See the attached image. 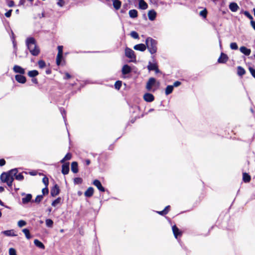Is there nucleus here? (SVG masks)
<instances>
[{
    "instance_id": "f257e3e1",
    "label": "nucleus",
    "mask_w": 255,
    "mask_h": 255,
    "mask_svg": "<svg viewBox=\"0 0 255 255\" xmlns=\"http://www.w3.org/2000/svg\"><path fill=\"white\" fill-rule=\"evenodd\" d=\"M25 43L31 55L34 56L39 55L40 53V49L37 45L36 40L33 37H30L27 38Z\"/></svg>"
},
{
    "instance_id": "f03ea898",
    "label": "nucleus",
    "mask_w": 255,
    "mask_h": 255,
    "mask_svg": "<svg viewBox=\"0 0 255 255\" xmlns=\"http://www.w3.org/2000/svg\"><path fill=\"white\" fill-rule=\"evenodd\" d=\"M146 45L149 51L151 54H154L157 52V42L151 37H148L145 41Z\"/></svg>"
},
{
    "instance_id": "7ed1b4c3",
    "label": "nucleus",
    "mask_w": 255,
    "mask_h": 255,
    "mask_svg": "<svg viewBox=\"0 0 255 255\" xmlns=\"http://www.w3.org/2000/svg\"><path fill=\"white\" fill-rule=\"evenodd\" d=\"M0 180L2 182L6 183L8 187H11L14 178L10 170L7 172H3L0 175Z\"/></svg>"
},
{
    "instance_id": "20e7f679",
    "label": "nucleus",
    "mask_w": 255,
    "mask_h": 255,
    "mask_svg": "<svg viewBox=\"0 0 255 255\" xmlns=\"http://www.w3.org/2000/svg\"><path fill=\"white\" fill-rule=\"evenodd\" d=\"M125 55L127 57L130 59L131 62L136 61V56L134 52L131 49L126 47L125 49Z\"/></svg>"
},
{
    "instance_id": "39448f33",
    "label": "nucleus",
    "mask_w": 255,
    "mask_h": 255,
    "mask_svg": "<svg viewBox=\"0 0 255 255\" xmlns=\"http://www.w3.org/2000/svg\"><path fill=\"white\" fill-rule=\"evenodd\" d=\"M156 84L158 86H159L160 83L159 82H157L156 79L154 78L151 77L150 78L146 85V88L147 90H151L152 87Z\"/></svg>"
},
{
    "instance_id": "423d86ee",
    "label": "nucleus",
    "mask_w": 255,
    "mask_h": 255,
    "mask_svg": "<svg viewBox=\"0 0 255 255\" xmlns=\"http://www.w3.org/2000/svg\"><path fill=\"white\" fill-rule=\"evenodd\" d=\"M18 170L17 168H14L10 170V173L13 175V177L18 180L21 181L24 179V177L21 173H19L17 174Z\"/></svg>"
},
{
    "instance_id": "0eeeda50",
    "label": "nucleus",
    "mask_w": 255,
    "mask_h": 255,
    "mask_svg": "<svg viewBox=\"0 0 255 255\" xmlns=\"http://www.w3.org/2000/svg\"><path fill=\"white\" fill-rule=\"evenodd\" d=\"M13 70L15 73H19V74H24L25 73V69L21 66L15 65L13 67Z\"/></svg>"
},
{
    "instance_id": "6e6552de",
    "label": "nucleus",
    "mask_w": 255,
    "mask_h": 255,
    "mask_svg": "<svg viewBox=\"0 0 255 255\" xmlns=\"http://www.w3.org/2000/svg\"><path fill=\"white\" fill-rule=\"evenodd\" d=\"M23 74H17L15 76V80L21 84H24L26 81V77Z\"/></svg>"
},
{
    "instance_id": "1a4fd4ad",
    "label": "nucleus",
    "mask_w": 255,
    "mask_h": 255,
    "mask_svg": "<svg viewBox=\"0 0 255 255\" xmlns=\"http://www.w3.org/2000/svg\"><path fill=\"white\" fill-rule=\"evenodd\" d=\"M60 192V189L57 184H55L54 187L51 189L50 194L53 197H55L58 195Z\"/></svg>"
},
{
    "instance_id": "9d476101",
    "label": "nucleus",
    "mask_w": 255,
    "mask_h": 255,
    "mask_svg": "<svg viewBox=\"0 0 255 255\" xmlns=\"http://www.w3.org/2000/svg\"><path fill=\"white\" fill-rule=\"evenodd\" d=\"M93 184L95 185L99 191L101 192H105V188L102 185L101 183L99 180L96 179L93 181Z\"/></svg>"
},
{
    "instance_id": "9b49d317",
    "label": "nucleus",
    "mask_w": 255,
    "mask_h": 255,
    "mask_svg": "<svg viewBox=\"0 0 255 255\" xmlns=\"http://www.w3.org/2000/svg\"><path fill=\"white\" fill-rule=\"evenodd\" d=\"M228 60V57L224 53H221L220 57L218 59V62L219 63H225Z\"/></svg>"
},
{
    "instance_id": "f8f14e48",
    "label": "nucleus",
    "mask_w": 255,
    "mask_h": 255,
    "mask_svg": "<svg viewBox=\"0 0 255 255\" xmlns=\"http://www.w3.org/2000/svg\"><path fill=\"white\" fill-rule=\"evenodd\" d=\"M143 99L147 102H151L154 99L153 95L150 93H145L143 96Z\"/></svg>"
},
{
    "instance_id": "ddd939ff",
    "label": "nucleus",
    "mask_w": 255,
    "mask_h": 255,
    "mask_svg": "<svg viewBox=\"0 0 255 255\" xmlns=\"http://www.w3.org/2000/svg\"><path fill=\"white\" fill-rule=\"evenodd\" d=\"M131 71V68L129 66L125 64L123 66L122 73L123 75H127L130 73Z\"/></svg>"
},
{
    "instance_id": "4468645a",
    "label": "nucleus",
    "mask_w": 255,
    "mask_h": 255,
    "mask_svg": "<svg viewBox=\"0 0 255 255\" xmlns=\"http://www.w3.org/2000/svg\"><path fill=\"white\" fill-rule=\"evenodd\" d=\"M69 171V163H64L62 166V173L64 175H66Z\"/></svg>"
},
{
    "instance_id": "2eb2a0df",
    "label": "nucleus",
    "mask_w": 255,
    "mask_h": 255,
    "mask_svg": "<svg viewBox=\"0 0 255 255\" xmlns=\"http://www.w3.org/2000/svg\"><path fill=\"white\" fill-rule=\"evenodd\" d=\"M240 50L241 52H242L246 56L250 55L251 53V50L250 49L247 48L245 46H241L240 48Z\"/></svg>"
},
{
    "instance_id": "dca6fc26",
    "label": "nucleus",
    "mask_w": 255,
    "mask_h": 255,
    "mask_svg": "<svg viewBox=\"0 0 255 255\" xmlns=\"http://www.w3.org/2000/svg\"><path fill=\"white\" fill-rule=\"evenodd\" d=\"M156 16V12L153 9L150 10L148 12V16L149 20L153 21L154 20Z\"/></svg>"
},
{
    "instance_id": "f3484780",
    "label": "nucleus",
    "mask_w": 255,
    "mask_h": 255,
    "mask_svg": "<svg viewBox=\"0 0 255 255\" xmlns=\"http://www.w3.org/2000/svg\"><path fill=\"white\" fill-rule=\"evenodd\" d=\"M133 48L136 50L144 51L146 49V46L145 44L141 43L134 45Z\"/></svg>"
},
{
    "instance_id": "a211bd4d",
    "label": "nucleus",
    "mask_w": 255,
    "mask_h": 255,
    "mask_svg": "<svg viewBox=\"0 0 255 255\" xmlns=\"http://www.w3.org/2000/svg\"><path fill=\"white\" fill-rule=\"evenodd\" d=\"M230 9L233 12H236L239 8V6L236 2H231L229 5Z\"/></svg>"
},
{
    "instance_id": "6ab92c4d",
    "label": "nucleus",
    "mask_w": 255,
    "mask_h": 255,
    "mask_svg": "<svg viewBox=\"0 0 255 255\" xmlns=\"http://www.w3.org/2000/svg\"><path fill=\"white\" fill-rule=\"evenodd\" d=\"M114 7L116 10H118L121 8L122 2L120 0H112Z\"/></svg>"
},
{
    "instance_id": "aec40b11",
    "label": "nucleus",
    "mask_w": 255,
    "mask_h": 255,
    "mask_svg": "<svg viewBox=\"0 0 255 255\" xmlns=\"http://www.w3.org/2000/svg\"><path fill=\"white\" fill-rule=\"evenodd\" d=\"M172 231L174 234V237L177 239L178 236H180L181 235V232L179 231L178 228L175 226H173L172 227Z\"/></svg>"
},
{
    "instance_id": "412c9836",
    "label": "nucleus",
    "mask_w": 255,
    "mask_h": 255,
    "mask_svg": "<svg viewBox=\"0 0 255 255\" xmlns=\"http://www.w3.org/2000/svg\"><path fill=\"white\" fill-rule=\"evenodd\" d=\"M32 199V195L30 194H27L25 197L22 198V202L23 204H27Z\"/></svg>"
},
{
    "instance_id": "4be33fe9",
    "label": "nucleus",
    "mask_w": 255,
    "mask_h": 255,
    "mask_svg": "<svg viewBox=\"0 0 255 255\" xmlns=\"http://www.w3.org/2000/svg\"><path fill=\"white\" fill-rule=\"evenodd\" d=\"M94 193V189L93 187H90L88 188V189L85 191L84 195L87 197H91Z\"/></svg>"
},
{
    "instance_id": "5701e85b",
    "label": "nucleus",
    "mask_w": 255,
    "mask_h": 255,
    "mask_svg": "<svg viewBox=\"0 0 255 255\" xmlns=\"http://www.w3.org/2000/svg\"><path fill=\"white\" fill-rule=\"evenodd\" d=\"M148 7V5L144 0H140L139 1V8L141 9H146Z\"/></svg>"
},
{
    "instance_id": "b1692460",
    "label": "nucleus",
    "mask_w": 255,
    "mask_h": 255,
    "mask_svg": "<svg viewBox=\"0 0 255 255\" xmlns=\"http://www.w3.org/2000/svg\"><path fill=\"white\" fill-rule=\"evenodd\" d=\"M71 170L74 173H76L78 172V163L77 162L74 161L72 162Z\"/></svg>"
},
{
    "instance_id": "393cba45",
    "label": "nucleus",
    "mask_w": 255,
    "mask_h": 255,
    "mask_svg": "<svg viewBox=\"0 0 255 255\" xmlns=\"http://www.w3.org/2000/svg\"><path fill=\"white\" fill-rule=\"evenodd\" d=\"M157 64L156 63H152L150 61H149L148 63V65L147 66V69L150 71H153L155 70V68L157 67Z\"/></svg>"
},
{
    "instance_id": "a878e982",
    "label": "nucleus",
    "mask_w": 255,
    "mask_h": 255,
    "mask_svg": "<svg viewBox=\"0 0 255 255\" xmlns=\"http://www.w3.org/2000/svg\"><path fill=\"white\" fill-rule=\"evenodd\" d=\"M34 244L36 247L40 249H44L45 248V246L43 244L37 239H35L34 240Z\"/></svg>"
},
{
    "instance_id": "bb28decb",
    "label": "nucleus",
    "mask_w": 255,
    "mask_h": 255,
    "mask_svg": "<svg viewBox=\"0 0 255 255\" xmlns=\"http://www.w3.org/2000/svg\"><path fill=\"white\" fill-rule=\"evenodd\" d=\"M2 233L6 236H16V235L14 234L13 230L4 231L2 232Z\"/></svg>"
},
{
    "instance_id": "cd10ccee",
    "label": "nucleus",
    "mask_w": 255,
    "mask_h": 255,
    "mask_svg": "<svg viewBox=\"0 0 255 255\" xmlns=\"http://www.w3.org/2000/svg\"><path fill=\"white\" fill-rule=\"evenodd\" d=\"M129 15L132 18H136L137 16V11L135 9H131L129 11Z\"/></svg>"
},
{
    "instance_id": "c85d7f7f",
    "label": "nucleus",
    "mask_w": 255,
    "mask_h": 255,
    "mask_svg": "<svg viewBox=\"0 0 255 255\" xmlns=\"http://www.w3.org/2000/svg\"><path fill=\"white\" fill-rule=\"evenodd\" d=\"M243 180L246 183L249 182L251 180L250 175L247 173H244L243 175Z\"/></svg>"
},
{
    "instance_id": "c756f323",
    "label": "nucleus",
    "mask_w": 255,
    "mask_h": 255,
    "mask_svg": "<svg viewBox=\"0 0 255 255\" xmlns=\"http://www.w3.org/2000/svg\"><path fill=\"white\" fill-rule=\"evenodd\" d=\"M27 74L29 77L34 78L38 75V72L37 70H33L29 71Z\"/></svg>"
},
{
    "instance_id": "7c9ffc66",
    "label": "nucleus",
    "mask_w": 255,
    "mask_h": 255,
    "mask_svg": "<svg viewBox=\"0 0 255 255\" xmlns=\"http://www.w3.org/2000/svg\"><path fill=\"white\" fill-rule=\"evenodd\" d=\"M237 73L239 76H242L245 73V70L241 66H238L237 68Z\"/></svg>"
},
{
    "instance_id": "2f4dec72",
    "label": "nucleus",
    "mask_w": 255,
    "mask_h": 255,
    "mask_svg": "<svg viewBox=\"0 0 255 255\" xmlns=\"http://www.w3.org/2000/svg\"><path fill=\"white\" fill-rule=\"evenodd\" d=\"M173 90V86H172V85L167 86L165 89V94L166 95H169L170 94H171Z\"/></svg>"
},
{
    "instance_id": "473e14b6",
    "label": "nucleus",
    "mask_w": 255,
    "mask_h": 255,
    "mask_svg": "<svg viewBox=\"0 0 255 255\" xmlns=\"http://www.w3.org/2000/svg\"><path fill=\"white\" fill-rule=\"evenodd\" d=\"M22 232L25 234V237L27 239H30L31 238L30 232L28 229H23L22 230Z\"/></svg>"
},
{
    "instance_id": "72a5a7b5",
    "label": "nucleus",
    "mask_w": 255,
    "mask_h": 255,
    "mask_svg": "<svg viewBox=\"0 0 255 255\" xmlns=\"http://www.w3.org/2000/svg\"><path fill=\"white\" fill-rule=\"evenodd\" d=\"M62 58H63L62 54H57V55L56 57V64L57 65H60Z\"/></svg>"
},
{
    "instance_id": "f704fd0d",
    "label": "nucleus",
    "mask_w": 255,
    "mask_h": 255,
    "mask_svg": "<svg viewBox=\"0 0 255 255\" xmlns=\"http://www.w3.org/2000/svg\"><path fill=\"white\" fill-rule=\"evenodd\" d=\"M43 195H37L36 197L35 198L34 200H33L32 202H35L36 203H39L41 200L43 199Z\"/></svg>"
},
{
    "instance_id": "c9c22d12",
    "label": "nucleus",
    "mask_w": 255,
    "mask_h": 255,
    "mask_svg": "<svg viewBox=\"0 0 255 255\" xmlns=\"http://www.w3.org/2000/svg\"><path fill=\"white\" fill-rule=\"evenodd\" d=\"M45 223H46V225L47 227H49V228L52 227L53 226V221L49 219H46L45 221Z\"/></svg>"
},
{
    "instance_id": "e433bc0d",
    "label": "nucleus",
    "mask_w": 255,
    "mask_h": 255,
    "mask_svg": "<svg viewBox=\"0 0 255 255\" xmlns=\"http://www.w3.org/2000/svg\"><path fill=\"white\" fill-rule=\"evenodd\" d=\"M83 182V179L80 177H76L74 179V183L75 184H80Z\"/></svg>"
},
{
    "instance_id": "4c0bfd02",
    "label": "nucleus",
    "mask_w": 255,
    "mask_h": 255,
    "mask_svg": "<svg viewBox=\"0 0 255 255\" xmlns=\"http://www.w3.org/2000/svg\"><path fill=\"white\" fill-rule=\"evenodd\" d=\"M61 199L60 197L57 198L54 201H53L52 203V206H56L57 204H59L61 202Z\"/></svg>"
},
{
    "instance_id": "58836bf2",
    "label": "nucleus",
    "mask_w": 255,
    "mask_h": 255,
    "mask_svg": "<svg viewBox=\"0 0 255 255\" xmlns=\"http://www.w3.org/2000/svg\"><path fill=\"white\" fill-rule=\"evenodd\" d=\"M130 36L134 38V39H138L139 38V36H138V33L136 32V31H132L130 32Z\"/></svg>"
},
{
    "instance_id": "ea45409f",
    "label": "nucleus",
    "mask_w": 255,
    "mask_h": 255,
    "mask_svg": "<svg viewBox=\"0 0 255 255\" xmlns=\"http://www.w3.org/2000/svg\"><path fill=\"white\" fill-rule=\"evenodd\" d=\"M115 88L119 90L121 86H122V82L120 81H116L115 83Z\"/></svg>"
},
{
    "instance_id": "a19ab883",
    "label": "nucleus",
    "mask_w": 255,
    "mask_h": 255,
    "mask_svg": "<svg viewBox=\"0 0 255 255\" xmlns=\"http://www.w3.org/2000/svg\"><path fill=\"white\" fill-rule=\"evenodd\" d=\"M38 66L40 68H43L45 67V62L43 60H39L38 62Z\"/></svg>"
},
{
    "instance_id": "79ce46f5",
    "label": "nucleus",
    "mask_w": 255,
    "mask_h": 255,
    "mask_svg": "<svg viewBox=\"0 0 255 255\" xmlns=\"http://www.w3.org/2000/svg\"><path fill=\"white\" fill-rule=\"evenodd\" d=\"M230 48L233 50H237L238 46L236 42H232L230 44Z\"/></svg>"
},
{
    "instance_id": "37998d69",
    "label": "nucleus",
    "mask_w": 255,
    "mask_h": 255,
    "mask_svg": "<svg viewBox=\"0 0 255 255\" xmlns=\"http://www.w3.org/2000/svg\"><path fill=\"white\" fill-rule=\"evenodd\" d=\"M42 182H43V184L45 185V187L48 186V183H49V180H48V178L47 177L44 176L42 178Z\"/></svg>"
},
{
    "instance_id": "c03bdc74",
    "label": "nucleus",
    "mask_w": 255,
    "mask_h": 255,
    "mask_svg": "<svg viewBox=\"0 0 255 255\" xmlns=\"http://www.w3.org/2000/svg\"><path fill=\"white\" fill-rule=\"evenodd\" d=\"M207 14V11L206 9H204V10H202L200 12V15L204 18L206 17Z\"/></svg>"
},
{
    "instance_id": "a18cd8bd",
    "label": "nucleus",
    "mask_w": 255,
    "mask_h": 255,
    "mask_svg": "<svg viewBox=\"0 0 255 255\" xmlns=\"http://www.w3.org/2000/svg\"><path fill=\"white\" fill-rule=\"evenodd\" d=\"M18 226L19 227H22L23 226H25L26 224V223L25 221L23 220H20L18 222Z\"/></svg>"
},
{
    "instance_id": "49530a36",
    "label": "nucleus",
    "mask_w": 255,
    "mask_h": 255,
    "mask_svg": "<svg viewBox=\"0 0 255 255\" xmlns=\"http://www.w3.org/2000/svg\"><path fill=\"white\" fill-rule=\"evenodd\" d=\"M60 112H61V114H62V115L63 116V118L64 120L65 123L66 125V113H65V110L61 108L60 109Z\"/></svg>"
},
{
    "instance_id": "de8ad7c7",
    "label": "nucleus",
    "mask_w": 255,
    "mask_h": 255,
    "mask_svg": "<svg viewBox=\"0 0 255 255\" xmlns=\"http://www.w3.org/2000/svg\"><path fill=\"white\" fill-rule=\"evenodd\" d=\"M6 3L9 7H12L14 5V2L12 0H7Z\"/></svg>"
},
{
    "instance_id": "09e8293b",
    "label": "nucleus",
    "mask_w": 255,
    "mask_h": 255,
    "mask_svg": "<svg viewBox=\"0 0 255 255\" xmlns=\"http://www.w3.org/2000/svg\"><path fill=\"white\" fill-rule=\"evenodd\" d=\"M9 255H16V251L13 248L9 249Z\"/></svg>"
},
{
    "instance_id": "8fccbe9b",
    "label": "nucleus",
    "mask_w": 255,
    "mask_h": 255,
    "mask_svg": "<svg viewBox=\"0 0 255 255\" xmlns=\"http://www.w3.org/2000/svg\"><path fill=\"white\" fill-rule=\"evenodd\" d=\"M42 192L43 194L42 195L43 196L46 194H48L49 191L47 187H45L44 188H43L42 190Z\"/></svg>"
},
{
    "instance_id": "3c124183",
    "label": "nucleus",
    "mask_w": 255,
    "mask_h": 255,
    "mask_svg": "<svg viewBox=\"0 0 255 255\" xmlns=\"http://www.w3.org/2000/svg\"><path fill=\"white\" fill-rule=\"evenodd\" d=\"M63 46L60 45V46H58V47H57L58 51V54L63 55Z\"/></svg>"
},
{
    "instance_id": "603ef678",
    "label": "nucleus",
    "mask_w": 255,
    "mask_h": 255,
    "mask_svg": "<svg viewBox=\"0 0 255 255\" xmlns=\"http://www.w3.org/2000/svg\"><path fill=\"white\" fill-rule=\"evenodd\" d=\"M249 71L252 75L255 78V69L252 67H249Z\"/></svg>"
},
{
    "instance_id": "864d4df0",
    "label": "nucleus",
    "mask_w": 255,
    "mask_h": 255,
    "mask_svg": "<svg viewBox=\"0 0 255 255\" xmlns=\"http://www.w3.org/2000/svg\"><path fill=\"white\" fill-rule=\"evenodd\" d=\"M72 157V155L71 153H68L66 154V155L64 156V158L66 160H70Z\"/></svg>"
},
{
    "instance_id": "5fc2aeb1",
    "label": "nucleus",
    "mask_w": 255,
    "mask_h": 255,
    "mask_svg": "<svg viewBox=\"0 0 255 255\" xmlns=\"http://www.w3.org/2000/svg\"><path fill=\"white\" fill-rule=\"evenodd\" d=\"M168 212V210H163L161 211H159V212H157V213L161 215H165L166 214H167Z\"/></svg>"
},
{
    "instance_id": "6e6d98bb",
    "label": "nucleus",
    "mask_w": 255,
    "mask_h": 255,
    "mask_svg": "<svg viewBox=\"0 0 255 255\" xmlns=\"http://www.w3.org/2000/svg\"><path fill=\"white\" fill-rule=\"evenodd\" d=\"M65 4V2L63 0H59L58 2H57V5H59V6L60 7H62L64 6Z\"/></svg>"
},
{
    "instance_id": "4d7b16f0",
    "label": "nucleus",
    "mask_w": 255,
    "mask_h": 255,
    "mask_svg": "<svg viewBox=\"0 0 255 255\" xmlns=\"http://www.w3.org/2000/svg\"><path fill=\"white\" fill-rule=\"evenodd\" d=\"M244 14L246 16H247L248 18H249L250 19L253 20V16L250 14V13L247 11H246L245 12H244Z\"/></svg>"
},
{
    "instance_id": "13d9d810",
    "label": "nucleus",
    "mask_w": 255,
    "mask_h": 255,
    "mask_svg": "<svg viewBox=\"0 0 255 255\" xmlns=\"http://www.w3.org/2000/svg\"><path fill=\"white\" fill-rule=\"evenodd\" d=\"M12 10L10 9L5 13V16L7 17H9L11 15Z\"/></svg>"
},
{
    "instance_id": "bf43d9fd",
    "label": "nucleus",
    "mask_w": 255,
    "mask_h": 255,
    "mask_svg": "<svg viewBox=\"0 0 255 255\" xmlns=\"http://www.w3.org/2000/svg\"><path fill=\"white\" fill-rule=\"evenodd\" d=\"M181 83L178 81H175L174 83H173V87H177L179 86H180L181 85Z\"/></svg>"
},
{
    "instance_id": "052dcab7",
    "label": "nucleus",
    "mask_w": 255,
    "mask_h": 255,
    "mask_svg": "<svg viewBox=\"0 0 255 255\" xmlns=\"http://www.w3.org/2000/svg\"><path fill=\"white\" fill-rule=\"evenodd\" d=\"M5 164V161L4 159H0V166H2Z\"/></svg>"
},
{
    "instance_id": "680f3d73",
    "label": "nucleus",
    "mask_w": 255,
    "mask_h": 255,
    "mask_svg": "<svg viewBox=\"0 0 255 255\" xmlns=\"http://www.w3.org/2000/svg\"><path fill=\"white\" fill-rule=\"evenodd\" d=\"M65 76L64 78L65 79H68L71 77V75L68 73H65Z\"/></svg>"
},
{
    "instance_id": "e2e57ef3",
    "label": "nucleus",
    "mask_w": 255,
    "mask_h": 255,
    "mask_svg": "<svg viewBox=\"0 0 255 255\" xmlns=\"http://www.w3.org/2000/svg\"><path fill=\"white\" fill-rule=\"evenodd\" d=\"M251 24L252 26L253 27V28L255 30V21L253 20H252L251 21Z\"/></svg>"
},
{
    "instance_id": "0e129e2a",
    "label": "nucleus",
    "mask_w": 255,
    "mask_h": 255,
    "mask_svg": "<svg viewBox=\"0 0 255 255\" xmlns=\"http://www.w3.org/2000/svg\"><path fill=\"white\" fill-rule=\"evenodd\" d=\"M25 2L26 0H20L19 2V5H24Z\"/></svg>"
},
{
    "instance_id": "69168bd1",
    "label": "nucleus",
    "mask_w": 255,
    "mask_h": 255,
    "mask_svg": "<svg viewBox=\"0 0 255 255\" xmlns=\"http://www.w3.org/2000/svg\"><path fill=\"white\" fill-rule=\"evenodd\" d=\"M32 82L35 84H37L38 83V81H37V79L36 78H33L32 79Z\"/></svg>"
},
{
    "instance_id": "338daca9",
    "label": "nucleus",
    "mask_w": 255,
    "mask_h": 255,
    "mask_svg": "<svg viewBox=\"0 0 255 255\" xmlns=\"http://www.w3.org/2000/svg\"><path fill=\"white\" fill-rule=\"evenodd\" d=\"M85 162H86V164L87 165H89L90 164L91 161H90V160L89 159H86L85 160Z\"/></svg>"
},
{
    "instance_id": "774afa93",
    "label": "nucleus",
    "mask_w": 255,
    "mask_h": 255,
    "mask_svg": "<svg viewBox=\"0 0 255 255\" xmlns=\"http://www.w3.org/2000/svg\"><path fill=\"white\" fill-rule=\"evenodd\" d=\"M153 71H155V73H158L160 72V71L158 68V66H157V67L155 68V70H154Z\"/></svg>"
}]
</instances>
